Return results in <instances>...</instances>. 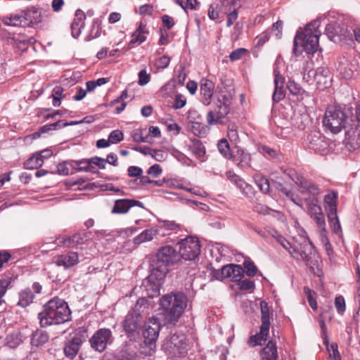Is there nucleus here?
<instances>
[{
    "label": "nucleus",
    "instance_id": "1",
    "mask_svg": "<svg viewBox=\"0 0 360 360\" xmlns=\"http://www.w3.org/2000/svg\"><path fill=\"white\" fill-rule=\"evenodd\" d=\"M71 311L68 303L58 297L49 300L43 310L38 314V319L41 328L64 323L70 319Z\"/></svg>",
    "mask_w": 360,
    "mask_h": 360
},
{
    "label": "nucleus",
    "instance_id": "2",
    "mask_svg": "<svg viewBox=\"0 0 360 360\" xmlns=\"http://www.w3.org/2000/svg\"><path fill=\"white\" fill-rule=\"evenodd\" d=\"M320 22L314 20L304 30L300 29L294 38L292 51L295 56H300L303 51L314 54L316 51H321L319 46L321 31L319 30Z\"/></svg>",
    "mask_w": 360,
    "mask_h": 360
},
{
    "label": "nucleus",
    "instance_id": "3",
    "mask_svg": "<svg viewBox=\"0 0 360 360\" xmlns=\"http://www.w3.org/2000/svg\"><path fill=\"white\" fill-rule=\"evenodd\" d=\"M160 304L163 309L166 323L174 325L187 305V297L181 292L167 294L160 299Z\"/></svg>",
    "mask_w": 360,
    "mask_h": 360
},
{
    "label": "nucleus",
    "instance_id": "4",
    "mask_svg": "<svg viewBox=\"0 0 360 360\" xmlns=\"http://www.w3.org/2000/svg\"><path fill=\"white\" fill-rule=\"evenodd\" d=\"M277 241L296 259H302L310 268L318 263V254L315 246L309 238H306L300 247H293L284 237L279 236Z\"/></svg>",
    "mask_w": 360,
    "mask_h": 360
},
{
    "label": "nucleus",
    "instance_id": "5",
    "mask_svg": "<svg viewBox=\"0 0 360 360\" xmlns=\"http://www.w3.org/2000/svg\"><path fill=\"white\" fill-rule=\"evenodd\" d=\"M348 116L344 109L338 106H329L323 119V127L333 134L339 133L342 129H348Z\"/></svg>",
    "mask_w": 360,
    "mask_h": 360
},
{
    "label": "nucleus",
    "instance_id": "6",
    "mask_svg": "<svg viewBox=\"0 0 360 360\" xmlns=\"http://www.w3.org/2000/svg\"><path fill=\"white\" fill-rule=\"evenodd\" d=\"M216 96L217 98L215 102L216 108L214 110L208 111L206 116L207 122L211 126L220 123L229 112L231 94L220 91L216 94Z\"/></svg>",
    "mask_w": 360,
    "mask_h": 360
},
{
    "label": "nucleus",
    "instance_id": "7",
    "mask_svg": "<svg viewBox=\"0 0 360 360\" xmlns=\"http://www.w3.org/2000/svg\"><path fill=\"white\" fill-rule=\"evenodd\" d=\"M156 266L155 269L159 271V269L166 268L174 265L180 261V255L171 245H165L160 248L156 253ZM167 269L160 270L161 273H165Z\"/></svg>",
    "mask_w": 360,
    "mask_h": 360
},
{
    "label": "nucleus",
    "instance_id": "8",
    "mask_svg": "<svg viewBox=\"0 0 360 360\" xmlns=\"http://www.w3.org/2000/svg\"><path fill=\"white\" fill-rule=\"evenodd\" d=\"M345 141L349 150H354L360 147V105L356 107L355 120H351L345 131Z\"/></svg>",
    "mask_w": 360,
    "mask_h": 360
},
{
    "label": "nucleus",
    "instance_id": "9",
    "mask_svg": "<svg viewBox=\"0 0 360 360\" xmlns=\"http://www.w3.org/2000/svg\"><path fill=\"white\" fill-rule=\"evenodd\" d=\"M338 193L330 191L324 197V207L327 212L328 222L335 233L341 232V226L337 214Z\"/></svg>",
    "mask_w": 360,
    "mask_h": 360
},
{
    "label": "nucleus",
    "instance_id": "10",
    "mask_svg": "<svg viewBox=\"0 0 360 360\" xmlns=\"http://www.w3.org/2000/svg\"><path fill=\"white\" fill-rule=\"evenodd\" d=\"M180 259L193 260L200 253V245L198 239L193 236H187L178 242Z\"/></svg>",
    "mask_w": 360,
    "mask_h": 360
},
{
    "label": "nucleus",
    "instance_id": "11",
    "mask_svg": "<svg viewBox=\"0 0 360 360\" xmlns=\"http://www.w3.org/2000/svg\"><path fill=\"white\" fill-rule=\"evenodd\" d=\"M112 341V333L110 329L106 328L97 330L89 340L91 347L99 353L104 352Z\"/></svg>",
    "mask_w": 360,
    "mask_h": 360
},
{
    "label": "nucleus",
    "instance_id": "12",
    "mask_svg": "<svg viewBox=\"0 0 360 360\" xmlns=\"http://www.w3.org/2000/svg\"><path fill=\"white\" fill-rule=\"evenodd\" d=\"M143 318L141 314L129 313L123 321V328L126 335L131 340H136L139 337L140 330L143 326Z\"/></svg>",
    "mask_w": 360,
    "mask_h": 360
},
{
    "label": "nucleus",
    "instance_id": "13",
    "mask_svg": "<svg viewBox=\"0 0 360 360\" xmlns=\"http://www.w3.org/2000/svg\"><path fill=\"white\" fill-rule=\"evenodd\" d=\"M142 327L144 342L151 347L155 343L159 336L160 323L158 319L152 318L149 319Z\"/></svg>",
    "mask_w": 360,
    "mask_h": 360
},
{
    "label": "nucleus",
    "instance_id": "14",
    "mask_svg": "<svg viewBox=\"0 0 360 360\" xmlns=\"http://www.w3.org/2000/svg\"><path fill=\"white\" fill-rule=\"evenodd\" d=\"M305 145L308 149L315 153H323L328 148V143L325 137L318 131H311L307 135Z\"/></svg>",
    "mask_w": 360,
    "mask_h": 360
},
{
    "label": "nucleus",
    "instance_id": "15",
    "mask_svg": "<svg viewBox=\"0 0 360 360\" xmlns=\"http://www.w3.org/2000/svg\"><path fill=\"white\" fill-rule=\"evenodd\" d=\"M297 186L300 189V193L307 194L309 199L312 201L317 202L321 197V189L320 186L311 180L306 179L304 176L300 180L298 179Z\"/></svg>",
    "mask_w": 360,
    "mask_h": 360
},
{
    "label": "nucleus",
    "instance_id": "16",
    "mask_svg": "<svg viewBox=\"0 0 360 360\" xmlns=\"http://www.w3.org/2000/svg\"><path fill=\"white\" fill-rule=\"evenodd\" d=\"M274 90L272 95V101L276 103L280 102L285 97V78L276 70L274 71Z\"/></svg>",
    "mask_w": 360,
    "mask_h": 360
},
{
    "label": "nucleus",
    "instance_id": "17",
    "mask_svg": "<svg viewBox=\"0 0 360 360\" xmlns=\"http://www.w3.org/2000/svg\"><path fill=\"white\" fill-rule=\"evenodd\" d=\"M134 206L144 208L143 202L136 200L119 199L115 201L111 212L112 214H126L129 210Z\"/></svg>",
    "mask_w": 360,
    "mask_h": 360
},
{
    "label": "nucleus",
    "instance_id": "18",
    "mask_svg": "<svg viewBox=\"0 0 360 360\" xmlns=\"http://www.w3.org/2000/svg\"><path fill=\"white\" fill-rule=\"evenodd\" d=\"M83 341L82 337L77 335L68 340L63 348L65 356L70 359H73L78 354Z\"/></svg>",
    "mask_w": 360,
    "mask_h": 360
},
{
    "label": "nucleus",
    "instance_id": "19",
    "mask_svg": "<svg viewBox=\"0 0 360 360\" xmlns=\"http://www.w3.org/2000/svg\"><path fill=\"white\" fill-rule=\"evenodd\" d=\"M311 72L314 73V79L319 88L324 89L329 86L331 82V77L330 70L327 67H319L315 70V72L310 71L309 74Z\"/></svg>",
    "mask_w": 360,
    "mask_h": 360
},
{
    "label": "nucleus",
    "instance_id": "20",
    "mask_svg": "<svg viewBox=\"0 0 360 360\" xmlns=\"http://www.w3.org/2000/svg\"><path fill=\"white\" fill-rule=\"evenodd\" d=\"M79 262L78 254L75 252H68V253L58 255L56 257L55 263L58 266H63L68 269L74 266Z\"/></svg>",
    "mask_w": 360,
    "mask_h": 360
},
{
    "label": "nucleus",
    "instance_id": "21",
    "mask_svg": "<svg viewBox=\"0 0 360 360\" xmlns=\"http://www.w3.org/2000/svg\"><path fill=\"white\" fill-rule=\"evenodd\" d=\"M222 274H225V278L236 282L243 277L244 271L239 264H229L222 267Z\"/></svg>",
    "mask_w": 360,
    "mask_h": 360
},
{
    "label": "nucleus",
    "instance_id": "22",
    "mask_svg": "<svg viewBox=\"0 0 360 360\" xmlns=\"http://www.w3.org/2000/svg\"><path fill=\"white\" fill-rule=\"evenodd\" d=\"M214 89V84L209 79H202L200 81V94L202 103L205 105H209L212 101Z\"/></svg>",
    "mask_w": 360,
    "mask_h": 360
},
{
    "label": "nucleus",
    "instance_id": "23",
    "mask_svg": "<svg viewBox=\"0 0 360 360\" xmlns=\"http://www.w3.org/2000/svg\"><path fill=\"white\" fill-rule=\"evenodd\" d=\"M149 33L146 25L141 22L136 30L131 34V39L128 44L127 49L129 50L135 44H141L146 40V34Z\"/></svg>",
    "mask_w": 360,
    "mask_h": 360
},
{
    "label": "nucleus",
    "instance_id": "24",
    "mask_svg": "<svg viewBox=\"0 0 360 360\" xmlns=\"http://www.w3.org/2000/svg\"><path fill=\"white\" fill-rule=\"evenodd\" d=\"M29 334L27 329H22L20 331H15L8 334L6 339V345L10 348H16L28 337Z\"/></svg>",
    "mask_w": 360,
    "mask_h": 360
},
{
    "label": "nucleus",
    "instance_id": "25",
    "mask_svg": "<svg viewBox=\"0 0 360 360\" xmlns=\"http://www.w3.org/2000/svg\"><path fill=\"white\" fill-rule=\"evenodd\" d=\"M84 233L78 232L71 236H59L56 238V240L58 241V243H63V246L69 248L84 243Z\"/></svg>",
    "mask_w": 360,
    "mask_h": 360
},
{
    "label": "nucleus",
    "instance_id": "26",
    "mask_svg": "<svg viewBox=\"0 0 360 360\" xmlns=\"http://www.w3.org/2000/svg\"><path fill=\"white\" fill-rule=\"evenodd\" d=\"M231 160L234 164L242 168L250 166V155L245 153L242 148H237L236 152L233 151V158Z\"/></svg>",
    "mask_w": 360,
    "mask_h": 360
},
{
    "label": "nucleus",
    "instance_id": "27",
    "mask_svg": "<svg viewBox=\"0 0 360 360\" xmlns=\"http://www.w3.org/2000/svg\"><path fill=\"white\" fill-rule=\"evenodd\" d=\"M27 26L32 27L41 22V13L38 6H32L23 10Z\"/></svg>",
    "mask_w": 360,
    "mask_h": 360
},
{
    "label": "nucleus",
    "instance_id": "28",
    "mask_svg": "<svg viewBox=\"0 0 360 360\" xmlns=\"http://www.w3.org/2000/svg\"><path fill=\"white\" fill-rule=\"evenodd\" d=\"M48 333L41 329H37L30 334V345L32 347H39L49 341Z\"/></svg>",
    "mask_w": 360,
    "mask_h": 360
},
{
    "label": "nucleus",
    "instance_id": "29",
    "mask_svg": "<svg viewBox=\"0 0 360 360\" xmlns=\"http://www.w3.org/2000/svg\"><path fill=\"white\" fill-rule=\"evenodd\" d=\"M3 22L4 25L8 26H27L26 17H25L23 10L20 11V13L11 14L9 16L4 17L3 19Z\"/></svg>",
    "mask_w": 360,
    "mask_h": 360
},
{
    "label": "nucleus",
    "instance_id": "30",
    "mask_svg": "<svg viewBox=\"0 0 360 360\" xmlns=\"http://www.w3.org/2000/svg\"><path fill=\"white\" fill-rule=\"evenodd\" d=\"M262 360H278V351L276 342L269 340L260 353Z\"/></svg>",
    "mask_w": 360,
    "mask_h": 360
},
{
    "label": "nucleus",
    "instance_id": "31",
    "mask_svg": "<svg viewBox=\"0 0 360 360\" xmlns=\"http://www.w3.org/2000/svg\"><path fill=\"white\" fill-rule=\"evenodd\" d=\"M260 309H261V321L262 329L263 330H266L265 329L270 328L271 321L272 320V314L270 312V309L268 303L263 300L260 302Z\"/></svg>",
    "mask_w": 360,
    "mask_h": 360
},
{
    "label": "nucleus",
    "instance_id": "32",
    "mask_svg": "<svg viewBox=\"0 0 360 360\" xmlns=\"http://www.w3.org/2000/svg\"><path fill=\"white\" fill-rule=\"evenodd\" d=\"M161 278L158 279L156 274L152 273L143 282V285L146 290L157 293L160 290Z\"/></svg>",
    "mask_w": 360,
    "mask_h": 360
},
{
    "label": "nucleus",
    "instance_id": "33",
    "mask_svg": "<svg viewBox=\"0 0 360 360\" xmlns=\"http://www.w3.org/2000/svg\"><path fill=\"white\" fill-rule=\"evenodd\" d=\"M266 330H263L262 329V326L259 327V332L257 333L254 335H251L248 340V344L255 347L256 345H262L267 340V337L269 333V329H265Z\"/></svg>",
    "mask_w": 360,
    "mask_h": 360
},
{
    "label": "nucleus",
    "instance_id": "34",
    "mask_svg": "<svg viewBox=\"0 0 360 360\" xmlns=\"http://www.w3.org/2000/svg\"><path fill=\"white\" fill-rule=\"evenodd\" d=\"M287 88L291 94L297 97V99L302 100L309 96L308 93L302 88L300 84L296 83L294 80H289L288 82Z\"/></svg>",
    "mask_w": 360,
    "mask_h": 360
},
{
    "label": "nucleus",
    "instance_id": "35",
    "mask_svg": "<svg viewBox=\"0 0 360 360\" xmlns=\"http://www.w3.org/2000/svg\"><path fill=\"white\" fill-rule=\"evenodd\" d=\"M34 298V295L30 288L22 290L19 292L18 305L25 308L33 302Z\"/></svg>",
    "mask_w": 360,
    "mask_h": 360
},
{
    "label": "nucleus",
    "instance_id": "36",
    "mask_svg": "<svg viewBox=\"0 0 360 360\" xmlns=\"http://www.w3.org/2000/svg\"><path fill=\"white\" fill-rule=\"evenodd\" d=\"M91 158L82 159L77 160V162H72L77 166V172H85L91 174H98V170L94 167L91 166Z\"/></svg>",
    "mask_w": 360,
    "mask_h": 360
},
{
    "label": "nucleus",
    "instance_id": "37",
    "mask_svg": "<svg viewBox=\"0 0 360 360\" xmlns=\"http://www.w3.org/2000/svg\"><path fill=\"white\" fill-rule=\"evenodd\" d=\"M157 234V229H146L134 238V243L135 245H140L144 242L150 241Z\"/></svg>",
    "mask_w": 360,
    "mask_h": 360
},
{
    "label": "nucleus",
    "instance_id": "38",
    "mask_svg": "<svg viewBox=\"0 0 360 360\" xmlns=\"http://www.w3.org/2000/svg\"><path fill=\"white\" fill-rule=\"evenodd\" d=\"M254 180L262 193L264 194H267L269 193V181L264 175L261 174H257L254 176Z\"/></svg>",
    "mask_w": 360,
    "mask_h": 360
},
{
    "label": "nucleus",
    "instance_id": "39",
    "mask_svg": "<svg viewBox=\"0 0 360 360\" xmlns=\"http://www.w3.org/2000/svg\"><path fill=\"white\" fill-rule=\"evenodd\" d=\"M217 148L221 155L227 160L233 158V152L230 149V145L226 139H222L217 143Z\"/></svg>",
    "mask_w": 360,
    "mask_h": 360
},
{
    "label": "nucleus",
    "instance_id": "40",
    "mask_svg": "<svg viewBox=\"0 0 360 360\" xmlns=\"http://www.w3.org/2000/svg\"><path fill=\"white\" fill-rule=\"evenodd\" d=\"M43 163V160L36 153L25 162L24 168L27 169H38Z\"/></svg>",
    "mask_w": 360,
    "mask_h": 360
},
{
    "label": "nucleus",
    "instance_id": "41",
    "mask_svg": "<svg viewBox=\"0 0 360 360\" xmlns=\"http://www.w3.org/2000/svg\"><path fill=\"white\" fill-rule=\"evenodd\" d=\"M170 353H173L176 357L182 358L188 354V344L186 340H183L179 345L175 347V349H172L169 351Z\"/></svg>",
    "mask_w": 360,
    "mask_h": 360
},
{
    "label": "nucleus",
    "instance_id": "42",
    "mask_svg": "<svg viewBox=\"0 0 360 360\" xmlns=\"http://www.w3.org/2000/svg\"><path fill=\"white\" fill-rule=\"evenodd\" d=\"M161 228L165 230L171 231L174 233H177L181 230V225L176 223L175 221L172 220H161Z\"/></svg>",
    "mask_w": 360,
    "mask_h": 360
},
{
    "label": "nucleus",
    "instance_id": "43",
    "mask_svg": "<svg viewBox=\"0 0 360 360\" xmlns=\"http://www.w3.org/2000/svg\"><path fill=\"white\" fill-rule=\"evenodd\" d=\"M183 340H186V338L184 335H178L176 334L172 335L169 340H167L165 345L166 346V349L171 351L172 349H175V347L179 345Z\"/></svg>",
    "mask_w": 360,
    "mask_h": 360
},
{
    "label": "nucleus",
    "instance_id": "44",
    "mask_svg": "<svg viewBox=\"0 0 360 360\" xmlns=\"http://www.w3.org/2000/svg\"><path fill=\"white\" fill-rule=\"evenodd\" d=\"M244 273L250 277L255 276L258 271L257 267L250 259L245 260L243 262Z\"/></svg>",
    "mask_w": 360,
    "mask_h": 360
},
{
    "label": "nucleus",
    "instance_id": "45",
    "mask_svg": "<svg viewBox=\"0 0 360 360\" xmlns=\"http://www.w3.org/2000/svg\"><path fill=\"white\" fill-rule=\"evenodd\" d=\"M192 153H194L197 157L201 158L204 156L205 154V148L203 146L202 143L199 141L195 139L193 141V144L191 147Z\"/></svg>",
    "mask_w": 360,
    "mask_h": 360
},
{
    "label": "nucleus",
    "instance_id": "46",
    "mask_svg": "<svg viewBox=\"0 0 360 360\" xmlns=\"http://www.w3.org/2000/svg\"><path fill=\"white\" fill-rule=\"evenodd\" d=\"M148 306V300L145 297H140L137 300L134 307L129 313L141 314Z\"/></svg>",
    "mask_w": 360,
    "mask_h": 360
},
{
    "label": "nucleus",
    "instance_id": "47",
    "mask_svg": "<svg viewBox=\"0 0 360 360\" xmlns=\"http://www.w3.org/2000/svg\"><path fill=\"white\" fill-rule=\"evenodd\" d=\"M146 129H138L133 131L131 134V137L134 141L136 143H145L148 142V135L145 136L144 133Z\"/></svg>",
    "mask_w": 360,
    "mask_h": 360
},
{
    "label": "nucleus",
    "instance_id": "48",
    "mask_svg": "<svg viewBox=\"0 0 360 360\" xmlns=\"http://www.w3.org/2000/svg\"><path fill=\"white\" fill-rule=\"evenodd\" d=\"M242 193L248 198H251L254 194V189L252 186L245 181H240L239 187H238Z\"/></svg>",
    "mask_w": 360,
    "mask_h": 360
},
{
    "label": "nucleus",
    "instance_id": "49",
    "mask_svg": "<svg viewBox=\"0 0 360 360\" xmlns=\"http://www.w3.org/2000/svg\"><path fill=\"white\" fill-rule=\"evenodd\" d=\"M110 143L116 144L124 139V134L119 129L111 131L108 136Z\"/></svg>",
    "mask_w": 360,
    "mask_h": 360
},
{
    "label": "nucleus",
    "instance_id": "50",
    "mask_svg": "<svg viewBox=\"0 0 360 360\" xmlns=\"http://www.w3.org/2000/svg\"><path fill=\"white\" fill-rule=\"evenodd\" d=\"M191 130L195 136L199 137L203 136L206 134V127L198 122H193Z\"/></svg>",
    "mask_w": 360,
    "mask_h": 360
},
{
    "label": "nucleus",
    "instance_id": "51",
    "mask_svg": "<svg viewBox=\"0 0 360 360\" xmlns=\"http://www.w3.org/2000/svg\"><path fill=\"white\" fill-rule=\"evenodd\" d=\"M335 307L338 313L342 315L345 311L346 305L344 297L342 295H339L335 299Z\"/></svg>",
    "mask_w": 360,
    "mask_h": 360
},
{
    "label": "nucleus",
    "instance_id": "52",
    "mask_svg": "<svg viewBox=\"0 0 360 360\" xmlns=\"http://www.w3.org/2000/svg\"><path fill=\"white\" fill-rule=\"evenodd\" d=\"M11 284V278H8L0 280V304L2 303V297Z\"/></svg>",
    "mask_w": 360,
    "mask_h": 360
},
{
    "label": "nucleus",
    "instance_id": "53",
    "mask_svg": "<svg viewBox=\"0 0 360 360\" xmlns=\"http://www.w3.org/2000/svg\"><path fill=\"white\" fill-rule=\"evenodd\" d=\"M68 163H66V161L58 163L57 165V173L63 176H68L69 174H74V172L70 171V168L68 167Z\"/></svg>",
    "mask_w": 360,
    "mask_h": 360
},
{
    "label": "nucleus",
    "instance_id": "54",
    "mask_svg": "<svg viewBox=\"0 0 360 360\" xmlns=\"http://www.w3.org/2000/svg\"><path fill=\"white\" fill-rule=\"evenodd\" d=\"M238 281L239 288L242 290H250L255 288V283L250 279L240 280Z\"/></svg>",
    "mask_w": 360,
    "mask_h": 360
},
{
    "label": "nucleus",
    "instance_id": "55",
    "mask_svg": "<svg viewBox=\"0 0 360 360\" xmlns=\"http://www.w3.org/2000/svg\"><path fill=\"white\" fill-rule=\"evenodd\" d=\"M312 218L316 223L317 226L321 228L323 231H326V221L323 212L321 211L318 214H315Z\"/></svg>",
    "mask_w": 360,
    "mask_h": 360
},
{
    "label": "nucleus",
    "instance_id": "56",
    "mask_svg": "<svg viewBox=\"0 0 360 360\" xmlns=\"http://www.w3.org/2000/svg\"><path fill=\"white\" fill-rule=\"evenodd\" d=\"M322 211L321 207L316 203L307 202V212L310 217L319 214Z\"/></svg>",
    "mask_w": 360,
    "mask_h": 360
},
{
    "label": "nucleus",
    "instance_id": "57",
    "mask_svg": "<svg viewBox=\"0 0 360 360\" xmlns=\"http://www.w3.org/2000/svg\"><path fill=\"white\" fill-rule=\"evenodd\" d=\"M91 166H94L95 167L96 166L99 169H103L105 168L106 161H105V159H104V158H100L98 156H94V157L91 158Z\"/></svg>",
    "mask_w": 360,
    "mask_h": 360
},
{
    "label": "nucleus",
    "instance_id": "58",
    "mask_svg": "<svg viewBox=\"0 0 360 360\" xmlns=\"http://www.w3.org/2000/svg\"><path fill=\"white\" fill-rule=\"evenodd\" d=\"M247 50L245 49L240 48L232 51L229 56L231 61H235L240 59L245 53Z\"/></svg>",
    "mask_w": 360,
    "mask_h": 360
},
{
    "label": "nucleus",
    "instance_id": "59",
    "mask_svg": "<svg viewBox=\"0 0 360 360\" xmlns=\"http://www.w3.org/2000/svg\"><path fill=\"white\" fill-rule=\"evenodd\" d=\"M150 76L147 73L146 70H141L139 72V84L141 86H144L150 82Z\"/></svg>",
    "mask_w": 360,
    "mask_h": 360
},
{
    "label": "nucleus",
    "instance_id": "60",
    "mask_svg": "<svg viewBox=\"0 0 360 360\" xmlns=\"http://www.w3.org/2000/svg\"><path fill=\"white\" fill-rule=\"evenodd\" d=\"M284 173L289 176V178L295 183V184L298 185V179H301L303 176L298 174L295 169H287L284 171Z\"/></svg>",
    "mask_w": 360,
    "mask_h": 360
},
{
    "label": "nucleus",
    "instance_id": "61",
    "mask_svg": "<svg viewBox=\"0 0 360 360\" xmlns=\"http://www.w3.org/2000/svg\"><path fill=\"white\" fill-rule=\"evenodd\" d=\"M186 98L181 94H177L174 99L173 108L174 109H181L186 105Z\"/></svg>",
    "mask_w": 360,
    "mask_h": 360
},
{
    "label": "nucleus",
    "instance_id": "62",
    "mask_svg": "<svg viewBox=\"0 0 360 360\" xmlns=\"http://www.w3.org/2000/svg\"><path fill=\"white\" fill-rule=\"evenodd\" d=\"M127 173L130 177H139L143 174V169L137 166H130L127 169Z\"/></svg>",
    "mask_w": 360,
    "mask_h": 360
},
{
    "label": "nucleus",
    "instance_id": "63",
    "mask_svg": "<svg viewBox=\"0 0 360 360\" xmlns=\"http://www.w3.org/2000/svg\"><path fill=\"white\" fill-rule=\"evenodd\" d=\"M170 63V58L167 56L160 57L156 62V66L159 69L167 68Z\"/></svg>",
    "mask_w": 360,
    "mask_h": 360
},
{
    "label": "nucleus",
    "instance_id": "64",
    "mask_svg": "<svg viewBox=\"0 0 360 360\" xmlns=\"http://www.w3.org/2000/svg\"><path fill=\"white\" fill-rule=\"evenodd\" d=\"M162 171L161 167L158 164H155L149 167L147 171V174L148 175L153 176L154 177H157L162 173Z\"/></svg>",
    "mask_w": 360,
    "mask_h": 360
}]
</instances>
